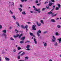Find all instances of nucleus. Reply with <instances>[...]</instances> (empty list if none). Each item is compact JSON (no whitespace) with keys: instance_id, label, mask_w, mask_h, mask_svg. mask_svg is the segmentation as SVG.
<instances>
[{"instance_id":"f257e3e1","label":"nucleus","mask_w":61,"mask_h":61,"mask_svg":"<svg viewBox=\"0 0 61 61\" xmlns=\"http://www.w3.org/2000/svg\"><path fill=\"white\" fill-rule=\"evenodd\" d=\"M30 35H31V36H33V37H32V39H34V42L36 44H37V41H36V39L35 38V36L33 35V34L32 33L30 32Z\"/></svg>"},{"instance_id":"f03ea898","label":"nucleus","mask_w":61,"mask_h":61,"mask_svg":"<svg viewBox=\"0 0 61 61\" xmlns=\"http://www.w3.org/2000/svg\"><path fill=\"white\" fill-rule=\"evenodd\" d=\"M33 8H34V10L36 11H37L38 12V13H41V11L40 10V9H37L36 8V7L34 6H33Z\"/></svg>"},{"instance_id":"7ed1b4c3","label":"nucleus","mask_w":61,"mask_h":61,"mask_svg":"<svg viewBox=\"0 0 61 61\" xmlns=\"http://www.w3.org/2000/svg\"><path fill=\"white\" fill-rule=\"evenodd\" d=\"M41 33V31L40 30H38V32H37V35L38 37L40 36V34Z\"/></svg>"},{"instance_id":"20e7f679","label":"nucleus","mask_w":61,"mask_h":61,"mask_svg":"<svg viewBox=\"0 0 61 61\" xmlns=\"http://www.w3.org/2000/svg\"><path fill=\"white\" fill-rule=\"evenodd\" d=\"M36 25H33L32 26V29L33 30H36V29L35 28V27H36Z\"/></svg>"},{"instance_id":"39448f33","label":"nucleus","mask_w":61,"mask_h":61,"mask_svg":"<svg viewBox=\"0 0 61 61\" xmlns=\"http://www.w3.org/2000/svg\"><path fill=\"white\" fill-rule=\"evenodd\" d=\"M2 36H4L6 39L7 35H6L5 33H3L2 34Z\"/></svg>"},{"instance_id":"423d86ee","label":"nucleus","mask_w":61,"mask_h":61,"mask_svg":"<svg viewBox=\"0 0 61 61\" xmlns=\"http://www.w3.org/2000/svg\"><path fill=\"white\" fill-rule=\"evenodd\" d=\"M51 22H53V23H55L56 22V20L54 19H52L51 20Z\"/></svg>"},{"instance_id":"0eeeda50","label":"nucleus","mask_w":61,"mask_h":61,"mask_svg":"<svg viewBox=\"0 0 61 61\" xmlns=\"http://www.w3.org/2000/svg\"><path fill=\"white\" fill-rule=\"evenodd\" d=\"M36 24H37V25L39 26H41V23H40L39 24H38V21H37L36 22Z\"/></svg>"},{"instance_id":"6e6552de","label":"nucleus","mask_w":61,"mask_h":61,"mask_svg":"<svg viewBox=\"0 0 61 61\" xmlns=\"http://www.w3.org/2000/svg\"><path fill=\"white\" fill-rule=\"evenodd\" d=\"M59 41V44H60L61 43V38H60L57 39Z\"/></svg>"},{"instance_id":"1a4fd4ad","label":"nucleus","mask_w":61,"mask_h":61,"mask_svg":"<svg viewBox=\"0 0 61 61\" xmlns=\"http://www.w3.org/2000/svg\"><path fill=\"white\" fill-rule=\"evenodd\" d=\"M52 10L50 11V12H49L48 13V14H52V15H54V13H52Z\"/></svg>"},{"instance_id":"9d476101","label":"nucleus","mask_w":61,"mask_h":61,"mask_svg":"<svg viewBox=\"0 0 61 61\" xmlns=\"http://www.w3.org/2000/svg\"><path fill=\"white\" fill-rule=\"evenodd\" d=\"M53 4H54V3H52L50 1L49 2V5L51 6L52 5H53Z\"/></svg>"},{"instance_id":"9b49d317","label":"nucleus","mask_w":61,"mask_h":61,"mask_svg":"<svg viewBox=\"0 0 61 61\" xmlns=\"http://www.w3.org/2000/svg\"><path fill=\"white\" fill-rule=\"evenodd\" d=\"M54 45L55 46H57V43L56 42L54 44Z\"/></svg>"},{"instance_id":"f8f14e48","label":"nucleus","mask_w":61,"mask_h":61,"mask_svg":"<svg viewBox=\"0 0 61 61\" xmlns=\"http://www.w3.org/2000/svg\"><path fill=\"white\" fill-rule=\"evenodd\" d=\"M25 36L21 38L20 39V40H25Z\"/></svg>"},{"instance_id":"ddd939ff","label":"nucleus","mask_w":61,"mask_h":61,"mask_svg":"<svg viewBox=\"0 0 61 61\" xmlns=\"http://www.w3.org/2000/svg\"><path fill=\"white\" fill-rule=\"evenodd\" d=\"M19 36V34H17L16 36H14V37L15 38H16V37H17L18 36Z\"/></svg>"},{"instance_id":"4468645a","label":"nucleus","mask_w":61,"mask_h":61,"mask_svg":"<svg viewBox=\"0 0 61 61\" xmlns=\"http://www.w3.org/2000/svg\"><path fill=\"white\" fill-rule=\"evenodd\" d=\"M43 44H44V46H47V43H45V42H43Z\"/></svg>"},{"instance_id":"2eb2a0df","label":"nucleus","mask_w":61,"mask_h":61,"mask_svg":"<svg viewBox=\"0 0 61 61\" xmlns=\"http://www.w3.org/2000/svg\"><path fill=\"white\" fill-rule=\"evenodd\" d=\"M3 32L5 33V34H6V30H4L2 31Z\"/></svg>"},{"instance_id":"dca6fc26","label":"nucleus","mask_w":61,"mask_h":61,"mask_svg":"<svg viewBox=\"0 0 61 61\" xmlns=\"http://www.w3.org/2000/svg\"><path fill=\"white\" fill-rule=\"evenodd\" d=\"M12 17L14 20H16V18H15V15H13L12 16Z\"/></svg>"},{"instance_id":"f3484780","label":"nucleus","mask_w":61,"mask_h":61,"mask_svg":"<svg viewBox=\"0 0 61 61\" xmlns=\"http://www.w3.org/2000/svg\"><path fill=\"white\" fill-rule=\"evenodd\" d=\"M40 22H41V23L43 24V25H44V21H43V20H41L40 21Z\"/></svg>"},{"instance_id":"a211bd4d","label":"nucleus","mask_w":61,"mask_h":61,"mask_svg":"<svg viewBox=\"0 0 61 61\" xmlns=\"http://www.w3.org/2000/svg\"><path fill=\"white\" fill-rule=\"evenodd\" d=\"M56 39H52V40L53 42H55V41H56Z\"/></svg>"},{"instance_id":"6ab92c4d","label":"nucleus","mask_w":61,"mask_h":61,"mask_svg":"<svg viewBox=\"0 0 61 61\" xmlns=\"http://www.w3.org/2000/svg\"><path fill=\"white\" fill-rule=\"evenodd\" d=\"M5 59L6 60H7V61H9L10 60V59L8 58L7 57H5Z\"/></svg>"},{"instance_id":"aec40b11","label":"nucleus","mask_w":61,"mask_h":61,"mask_svg":"<svg viewBox=\"0 0 61 61\" xmlns=\"http://www.w3.org/2000/svg\"><path fill=\"white\" fill-rule=\"evenodd\" d=\"M22 14H23L24 15H26V13H25V11H23L22 12Z\"/></svg>"},{"instance_id":"412c9836","label":"nucleus","mask_w":61,"mask_h":61,"mask_svg":"<svg viewBox=\"0 0 61 61\" xmlns=\"http://www.w3.org/2000/svg\"><path fill=\"white\" fill-rule=\"evenodd\" d=\"M16 25H17L18 26H20V25H19V23L18 22H16Z\"/></svg>"},{"instance_id":"4be33fe9","label":"nucleus","mask_w":61,"mask_h":61,"mask_svg":"<svg viewBox=\"0 0 61 61\" xmlns=\"http://www.w3.org/2000/svg\"><path fill=\"white\" fill-rule=\"evenodd\" d=\"M21 27L22 28H25V27H24V25H21Z\"/></svg>"},{"instance_id":"5701e85b","label":"nucleus","mask_w":61,"mask_h":61,"mask_svg":"<svg viewBox=\"0 0 61 61\" xmlns=\"http://www.w3.org/2000/svg\"><path fill=\"white\" fill-rule=\"evenodd\" d=\"M57 27H58V28H60L61 27V26L60 25H58L57 26Z\"/></svg>"},{"instance_id":"b1692460","label":"nucleus","mask_w":61,"mask_h":61,"mask_svg":"<svg viewBox=\"0 0 61 61\" xmlns=\"http://www.w3.org/2000/svg\"><path fill=\"white\" fill-rule=\"evenodd\" d=\"M10 40H11L12 41H13L14 40V39L12 37H11L10 38Z\"/></svg>"},{"instance_id":"393cba45","label":"nucleus","mask_w":61,"mask_h":61,"mask_svg":"<svg viewBox=\"0 0 61 61\" xmlns=\"http://www.w3.org/2000/svg\"><path fill=\"white\" fill-rule=\"evenodd\" d=\"M25 52H23L22 54H21L20 55V56H23V55H25Z\"/></svg>"},{"instance_id":"a878e982","label":"nucleus","mask_w":61,"mask_h":61,"mask_svg":"<svg viewBox=\"0 0 61 61\" xmlns=\"http://www.w3.org/2000/svg\"><path fill=\"white\" fill-rule=\"evenodd\" d=\"M30 47V46L29 45H27V46H26V48H29Z\"/></svg>"},{"instance_id":"bb28decb","label":"nucleus","mask_w":61,"mask_h":61,"mask_svg":"<svg viewBox=\"0 0 61 61\" xmlns=\"http://www.w3.org/2000/svg\"><path fill=\"white\" fill-rule=\"evenodd\" d=\"M19 9L20 11V12H22V9L21 8H19Z\"/></svg>"},{"instance_id":"cd10ccee","label":"nucleus","mask_w":61,"mask_h":61,"mask_svg":"<svg viewBox=\"0 0 61 61\" xmlns=\"http://www.w3.org/2000/svg\"><path fill=\"white\" fill-rule=\"evenodd\" d=\"M57 5L58 6V7L59 8H60L61 7H60V5L59 4H57Z\"/></svg>"},{"instance_id":"c85d7f7f","label":"nucleus","mask_w":61,"mask_h":61,"mask_svg":"<svg viewBox=\"0 0 61 61\" xmlns=\"http://www.w3.org/2000/svg\"><path fill=\"white\" fill-rule=\"evenodd\" d=\"M15 30L16 33H18V32H19V31H18L16 29H15Z\"/></svg>"},{"instance_id":"c756f323","label":"nucleus","mask_w":61,"mask_h":61,"mask_svg":"<svg viewBox=\"0 0 61 61\" xmlns=\"http://www.w3.org/2000/svg\"><path fill=\"white\" fill-rule=\"evenodd\" d=\"M55 6H53V8L51 10V11H53V10H54V9H55Z\"/></svg>"},{"instance_id":"7c9ffc66","label":"nucleus","mask_w":61,"mask_h":61,"mask_svg":"<svg viewBox=\"0 0 61 61\" xmlns=\"http://www.w3.org/2000/svg\"><path fill=\"white\" fill-rule=\"evenodd\" d=\"M56 36H58V33L57 32H56Z\"/></svg>"},{"instance_id":"2f4dec72","label":"nucleus","mask_w":61,"mask_h":61,"mask_svg":"<svg viewBox=\"0 0 61 61\" xmlns=\"http://www.w3.org/2000/svg\"><path fill=\"white\" fill-rule=\"evenodd\" d=\"M23 36V34H21L20 35H19V38H20V37H21V36Z\"/></svg>"},{"instance_id":"473e14b6","label":"nucleus","mask_w":61,"mask_h":61,"mask_svg":"<svg viewBox=\"0 0 61 61\" xmlns=\"http://www.w3.org/2000/svg\"><path fill=\"white\" fill-rule=\"evenodd\" d=\"M46 8L47 9H49V6H46Z\"/></svg>"},{"instance_id":"72a5a7b5","label":"nucleus","mask_w":61,"mask_h":61,"mask_svg":"<svg viewBox=\"0 0 61 61\" xmlns=\"http://www.w3.org/2000/svg\"><path fill=\"white\" fill-rule=\"evenodd\" d=\"M20 44H23V43H24V41H20Z\"/></svg>"},{"instance_id":"f704fd0d","label":"nucleus","mask_w":61,"mask_h":61,"mask_svg":"<svg viewBox=\"0 0 61 61\" xmlns=\"http://www.w3.org/2000/svg\"><path fill=\"white\" fill-rule=\"evenodd\" d=\"M56 10H59V8L58 7H56Z\"/></svg>"},{"instance_id":"c9c22d12","label":"nucleus","mask_w":61,"mask_h":61,"mask_svg":"<svg viewBox=\"0 0 61 61\" xmlns=\"http://www.w3.org/2000/svg\"><path fill=\"white\" fill-rule=\"evenodd\" d=\"M21 49V48H20V47H18V50H20Z\"/></svg>"},{"instance_id":"e433bc0d","label":"nucleus","mask_w":61,"mask_h":61,"mask_svg":"<svg viewBox=\"0 0 61 61\" xmlns=\"http://www.w3.org/2000/svg\"><path fill=\"white\" fill-rule=\"evenodd\" d=\"M16 51V49H14L13 50V51L14 52H15Z\"/></svg>"},{"instance_id":"4c0bfd02","label":"nucleus","mask_w":61,"mask_h":61,"mask_svg":"<svg viewBox=\"0 0 61 61\" xmlns=\"http://www.w3.org/2000/svg\"><path fill=\"white\" fill-rule=\"evenodd\" d=\"M57 15V14H54V15H52V17H53V16H56Z\"/></svg>"},{"instance_id":"58836bf2","label":"nucleus","mask_w":61,"mask_h":61,"mask_svg":"<svg viewBox=\"0 0 61 61\" xmlns=\"http://www.w3.org/2000/svg\"><path fill=\"white\" fill-rule=\"evenodd\" d=\"M35 3H36V4H37L38 3V0H36L35 2Z\"/></svg>"},{"instance_id":"ea45409f","label":"nucleus","mask_w":61,"mask_h":61,"mask_svg":"<svg viewBox=\"0 0 61 61\" xmlns=\"http://www.w3.org/2000/svg\"><path fill=\"white\" fill-rule=\"evenodd\" d=\"M52 39H56V38H55V37L54 36H52Z\"/></svg>"},{"instance_id":"a19ab883","label":"nucleus","mask_w":61,"mask_h":61,"mask_svg":"<svg viewBox=\"0 0 61 61\" xmlns=\"http://www.w3.org/2000/svg\"><path fill=\"white\" fill-rule=\"evenodd\" d=\"M2 28V26L1 25H0V29H1Z\"/></svg>"},{"instance_id":"79ce46f5","label":"nucleus","mask_w":61,"mask_h":61,"mask_svg":"<svg viewBox=\"0 0 61 61\" xmlns=\"http://www.w3.org/2000/svg\"><path fill=\"white\" fill-rule=\"evenodd\" d=\"M26 50H27L28 51L30 50V49L29 48H28L26 49Z\"/></svg>"},{"instance_id":"37998d69","label":"nucleus","mask_w":61,"mask_h":61,"mask_svg":"<svg viewBox=\"0 0 61 61\" xmlns=\"http://www.w3.org/2000/svg\"><path fill=\"white\" fill-rule=\"evenodd\" d=\"M25 59H28V57H25Z\"/></svg>"},{"instance_id":"c03bdc74","label":"nucleus","mask_w":61,"mask_h":61,"mask_svg":"<svg viewBox=\"0 0 61 61\" xmlns=\"http://www.w3.org/2000/svg\"><path fill=\"white\" fill-rule=\"evenodd\" d=\"M47 31H45L43 32V34H46V33H47Z\"/></svg>"},{"instance_id":"a18cd8bd","label":"nucleus","mask_w":61,"mask_h":61,"mask_svg":"<svg viewBox=\"0 0 61 61\" xmlns=\"http://www.w3.org/2000/svg\"><path fill=\"white\" fill-rule=\"evenodd\" d=\"M20 6L21 7V8H22V7H23V5H20Z\"/></svg>"},{"instance_id":"49530a36","label":"nucleus","mask_w":61,"mask_h":61,"mask_svg":"<svg viewBox=\"0 0 61 61\" xmlns=\"http://www.w3.org/2000/svg\"><path fill=\"white\" fill-rule=\"evenodd\" d=\"M46 9V8H43L42 9V11H44V10H45V9Z\"/></svg>"},{"instance_id":"de8ad7c7","label":"nucleus","mask_w":61,"mask_h":61,"mask_svg":"<svg viewBox=\"0 0 61 61\" xmlns=\"http://www.w3.org/2000/svg\"><path fill=\"white\" fill-rule=\"evenodd\" d=\"M10 13H11V14H13V12H12V11L11 10L10 11Z\"/></svg>"},{"instance_id":"09e8293b","label":"nucleus","mask_w":61,"mask_h":61,"mask_svg":"<svg viewBox=\"0 0 61 61\" xmlns=\"http://www.w3.org/2000/svg\"><path fill=\"white\" fill-rule=\"evenodd\" d=\"M28 26V25H26L25 26V28H27Z\"/></svg>"},{"instance_id":"8fccbe9b","label":"nucleus","mask_w":61,"mask_h":61,"mask_svg":"<svg viewBox=\"0 0 61 61\" xmlns=\"http://www.w3.org/2000/svg\"><path fill=\"white\" fill-rule=\"evenodd\" d=\"M12 5H13V6H14V2H12Z\"/></svg>"},{"instance_id":"3c124183","label":"nucleus","mask_w":61,"mask_h":61,"mask_svg":"<svg viewBox=\"0 0 61 61\" xmlns=\"http://www.w3.org/2000/svg\"><path fill=\"white\" fill-rule=\"evenodd\" d=\"M30 42V41H26V42H25V43H28V42Z\"/></svg>"},{"instance_id":"603ef678","label":"nucleus","mask_w":61,"mask_h":61,"mask_svg":"<svg viewBox=\"0 0 61 61\" xmlns=\"http://www.w3.org/2000/svg\"><path fill=\"white\" fill-rule=\"evenodd\" d=\"M21 1L22 2H24V1H25L24 0H21Z\"/></svg>"},{"instance_id":"864d4df0","label":"nucleus","mask_w":61,"mask_h":61,"mask_svg":"<svg viewBox=\"0 0 61 61\" xmlns=\"http://www.w3.org/2000/svg\"><path fill=\"white\" fill-rule=\"evenodd\" d=\"M17 58H18V59H20V56H18Z\"/></svg>"},{"instance_id":"5fc2aeb1","label":"nucleus","mask_w":61,"mask_h":61,"mask_svg":"<svg viewBox=\"0 0 61 61\" xmlns=\"http://www.w3.org/2000/svg\"><path fill=\"white\" fill-rule=\"evenodd\" d=\"M27 23L28 24H31V22H28Z\"/></svg>"},{"instance_id":"6e6d98bb","label":"nucleus","mask_w":61,"mask_h":61,"mask_svg":"<svg viewBox=\"0 0 61 61\" xmlns=\"http://www.w3.org/2000/svg\"><path fill=\"white\" fill-rule=\"evenodd\" d=\"M51 1L52 2H55V1H54V0H51Z\"/></svg>"},{"instance_id":"4d7b16f0","label":"nucleus","mask_w":61,"mask_h":61,"mask_svg":"<svg viewBox=\"0 0 61 61\" xmlns=\"http://www.w3.org/2000/svg\"><path fill=\"white\" fill-rule=\"evenodd\" d=\"M22 51L19 52V54H21V53H22Z\"/></svg>"},{"instance_id":"13d9d810","label":"nucleus","mask_w":61,"mask_h":61,"mask_svg":"<svg viewBox=\"0 0 61 61\" xmlns=\"http://www.w3.org/2000/svg\"><path fill=\"white\" fill-rule=\"evenodd\" d=\"M47 3H48V2L47 1L44 4H47Z\"/></svg>"},{"instance_id":"bf43d9fd","label":"nucleus","mask_w":61,"mask_h":61,"mask_svg":"<svg viewBox=\"0 0 61 61\" xmlns=\"http://www.w3.org/2000/svg\"><path fill=\"white\" fill-rule=\"evenodd\" d=\"M12 27H9V29H12Z\"/></svg>"},{"instance_id":"052dcab7","label":"nucleus","mask_w":61,"mask_h":61,"mask_svg":"<svg viewBox=\"0 0 61 61\" xmlns=\"http://www.w3.org/2000/svg\"><path fill=\"white\" fill-rule=\"evenodd\" d=\"M49 61H52V60L51 59L49 60Z\"/></svg>"},{"instance_id":"680f3d73","label":"nucleus","mask_w":61,"mask_h":61,"mask_svg":"<svg viewBox=\"0 0 61 61\" xmlns=\"http://www.w3.org/2000/svg\"><path fill=\"white\" fill-rule=\"evenodd\" d=\"M37 5H38V6H39V5H39V4H37Z\"/></svg>"},{"instance_id":"e2e57ef3","label":"nucleus","mask_w":61,"mask_h":61,"mask_svg":"<svg viewBox=\"0 0 61 61\" xmlns=\"http://www.w3.org/2000/svg\"><path fill=\"white\" fill-rule=\"evenodd\" d=\"M30 13H33V11H31L30 12Z\"/></svg>"},{"instance_id":"0e129e2a","label":"nucleus","mask_w":61,"mask_h":61,"mask_svg":"<svg viewBox=\"0 0 61 61\" xmlns=\"http://www.w3.org/2000/svg\"><path fill=\"white\" fill-rule=\"evenodd\" d=\"M58 19H59V18H57L56 19V20H58Z\"/></svg>"},{"instance_id":"69168bd1","label":"nucleus","mask_w":61,"mask_h":61,"mask_svg":"<svg viewBox=\"0 0 61 61\" xmlns=\"http://www.w3.org/2000/svg\"><path fill=\"white\" fill-rule=\"evenodd\" d=\"M26 31H28V29H27V28H26Z\"/></svg>"},{"instance_id":"338daca9","label":"nucleus","mask_w":61,"mask_h":61,"mask_svg":"<svg viewBox=\"0 0 61 61\" xmlns=\"http://www.w3.org/2000/svg\"><path fill=\"white\" fill-rule=\"evenodd\" d=\"M5 51H7V49H5Z\"/></svg>"},{"instance_id":"774afa93","label":"nucleus","mask_w":61,"mask_h":61,"mask_svg":"<svg viewBox=\"0 0 61 61\" xmlns=\"http://www.w3.org/2000/svg\"><path fill=\"white\" fill-rule=\"evenodd\" d=\"M30 8H31V7H29V9H30Z\"/></svg>"}]
</instances>
